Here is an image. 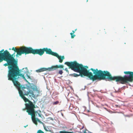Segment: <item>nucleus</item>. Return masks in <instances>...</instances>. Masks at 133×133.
Returning a JSON list of instances; mask_svg holds the SVG:
<instances>
[{"instance_id":"nucleus-1","label":"nucleus","mask_w":133,"mask_h":133,"mask_svg":"<svg viewBox=\"0 0 133 133\" xmlns=\"http://www.w3.org/2000/svg\"><path fill=\"white\" fill-rule=\"evenodd\" d=\"M64 64L76 72L81 74V77L85 76L88 77L93 81L98 79L99 80H105L106 81L115 80L122 84H125L133 81V72L124 71V73L127 75L121 76L112 77L110 72L107 71H102L97 69L92 68L88 70V67L87 66H83L81 64H79L76 61L66 62Z\"/></svg>"},{"instance_id":"nucleus-2","label":"nucleus","mask_w":133,"mask_h":133,"mask_svg":"<svg viewBox=\"0 0 133 133\" xmlns=\"http://www.w3.org/2000/svg\"><path fill=\"white\" fill-rule=\"evenodd\" d=\"M15 54V52L12 54L11 56L0 59V63L3 60L7 62V63L4 64L3 65L5 66L9 65L8 76V79L12 81L18 91H22V90L24 91L26 88L23 85L20 84L18 81V79L19 78L18 76H20L27 82L24 76V74L26 73V71H23L24 69H23L22 72H23L24 73L20 74L19 69L17 65V62L13 57L14 55Z\"/></svg>"},{"instance_id":"nucleus-3","label":"nucleus","mask_w":133,"mask_h":133,"mask_svg":"<svg viewBox=\"0 0 133 133\" xmlns=\"http://www.w3.org/2000/svg\"><path fill=\"white\" fill-rule=\"evenodd\" d=\"M18 92L20 96L25 102H28V103L25 104V108L23 109V110H25V109L26 110V112L28 113V115H31L33 122L36 125H37V123L35 117L36 116H37V113L38 114V116L41 117V112L40 110L35 111L34 109V108H35V105L32 102L29 100L24 96H29L31 97L35 98L38 96V94H36L34 93V92H26V93L24 94L23 93V92Z\"/></svg>"},{"instance_id":"nucleus-4","label":"nucleus","mask_w":133,"mask_h":133,"mask_svg":"<svg viewBox=\"0 0 133 133\" xmlns=\"http://www.w3.org/2000/svg\"><path fill=\"white\" fill-rule=\"evenodd\" d=\"M38 54L41 56L44 54V48L42 49H33L31 47H27L26 54Z\"/></svg>"},{"instance_id":"nucleus-5","label":"nucleus","mask_w":133,"mask_h":133,"mask_svg":"<svg viewBox=\"0 0 133 133\" xmlns=\"http://www.w3.org/2000/svg\"><path fill=\"white\" fill-rule=\"evenodd\" d=\"M12 50H14L15 52L17 53L16 56L17 55H21L22 54H26L27 47L22 46L19 49L16 48H15L13 47Z\"/></svg>"},{"instance_id":"nucleus-6","label":"nucleus","mask_w":133,"mask_h":133,"mask_svg":"<svg viewBox=\"0 0 133 133\" xmlns=\"http://www.w3.org/2000/svg\"><path fill=\"white\" fill-rule=\"evenodd\" d=\"M4 49H3L0 51V59L12 55L8 50H6L4 51Z\"/></svg>"},{"instance_id":"nucleus-7","label":"nucleus","mask_w":133,"mask_h":133,"mask_svg":"<svg viewBox=\"0 0 133 133\" xmlns=\"http://www.w3.org/2000/svg\"><path fill=\"white\" fill-rule=\"evenodd\" d=\"M44 52H45L46 54L51 55L54 56L56 52H54L52 51L50 49L48 48H44Z\"/></svg>"},{"instance_id":"nucleus-8","label":"nucleus","mask_w":133,"mask_h":133,"mask_svg":"<svg viewBox=\"0 0 133 133\" xmlns=\"http://www.w3.org/2000/svg\"><path fill=\"white\" fill-rule=\"evenodd\" d=\"M28 88L29 89V91H38L37 86L34 84L30 86H28Z\"/></svg>"},{"instance_id":"nucleus-9","label":"nucleus","mask_w":133,"mask_h":133,"mask_svg":"<svg viewBox=\"0 0 133 133\" xmlns=\"http://www.w3.org/2000/svg\"><path fill=\"white\" fill-rule=\"evenodd\" d=\"M54 56H56L58 59H59V62L61 63H62L63 62V60L65 58L64 57V56H59L56 53Z\"/></svg>"},{"instance_id":"nucleus-10","label":"nucleus","mask_w":133,"mask_h":133,"mask_svg":"<svg viewBox=\"0 0 133 133\" xmlns=\"http://www.w3.org/2000/svg\"><path fill=\"white\" fill-rule=\"evenodd\" d=\"M63 67L64 66L63 65H56L55 66H52L49 69H51V70H52V71L56 70L58 68H63Z\"/></svg>"},{"instance_id":"nucleus-11","label":"nucleus","mask_w":133,"mask_h":133,"mask_svg":"<svg viewBox=\"0 0 133 133\" xmlns=\"http://www.w3.org/2000/svg\"><path fill=\"white\" fill-rule=\"evenodd\" d=\"M50 68H42L40 69L36 70V71L37 72H39L46 70H48L49 71H52V70H51V69H49Z\"/></svg>"},{"instance_id":"nucleus-12","label":"nucleus","mask_w":133,"mask_h":133,"mask_svg":"<svg viewBox=\"0 0 133 133\" xmlns=\"http://www.w3.org/2000/svg\"><path fill=\"white\" fill-rule=\"evenodd\" d=\"M72 31V32L70 33V34L71 35V38H74V37L75 36V35L74 34V33L75 32V31L73 30Z\"/></svg>"},{"instance_id":"nucleus-13","label":"nucleus","mask_w":133,"mask_h":133,"mask_svg":"<svg viewBox=\"0 0 133 133\" xmlns=\"http://www.w3.org/2000/svg\"><path fill=\"white\" fill-rule=\"evenodd\" d=\"M72 76L74 77H77L79 76H81V74L79 73V74L78 75L77 74L74 73L72 74Z\"/></svg>"},{"instance_id":"nucleus-14","label":"nucleus","mask_w":133,"mask_h":133,"mask_svg":"<svg viewBox=\"0 0 133 133\" xmlns=\"http://www.w3.org/2000/svg\"><path fill=\"white\" fill-rule=\"evenodd\" d=\"M37 133H44L41 130H38Z\"/></svg>"},{"instance_id":"nucleus-15","label":"nucleus","mask_w":133,"mask_h":133,"mask_svg":"<svg viewBox=\"0 0 133 133\" xmlns=\"http://www.w3.org/2000/svg\"><path fill=\"white\" fill-rule=\"evenodd\" d=\"M59 102L58 101H56V102H54L53 103V104L54 105H56L58 104L59 103Z\"/></svg>"},{"instance_id":"nucleus-16","label":"nucleus","mask_w":133,"mask_h":133,"mask_svg":"<svg viewBox=\"0 0 133 133\" xmlns=\"http://www.w3.org/2000/svg\"><path fill=\"white\" fill-rule=\"evenodd\" d=\"M36 119L37 120V121H38L39 123H42V122H41L38 118H36Z\"/></svg>"},{"instance_id":"nucleus-17","label":"nucleus","mask_w":133,"mask_h":133,"mask_svg":"<svg viewBox=\"0 0 133 133\" xmlns=\"http://www.w3.org/2000/svg\"><path fill=\"white\" fill-rule=\"evenodd\" d=\"M63 72V71L62 70H60L58 72V74L60 75H62Z\"/></svg>"},{"instance_id":"nucleus-18","label":"nucleus","mask_w":133,"mask_h":133,"mask_svg":"<svg viewBox=\"0 0 133 133\" xmlns=\"http://www.w3.org/2000/svg\"><path fill=\"white\" fill-rule=\"evenodd\" d=\"M60 133H71V132L61 131L60 132Z\"/></svg>"},{"instance_id":"nucleus-19","label":"nucleus","mask_w":133,"mask_h":133,"mask_svg":"<svg viewBox=\"0 0 133 133\" xmlns=\"http://www.w3.org/2000/svg\"><path fill=\"white\" fill-rule=\"evenodd\" d=\"M56 92H54L53 93V94H52V97H54L55 95L56 94Z\"/></svg>"},{"instance_id":"nucleus-20","label":"nucleus","mask_w":133,"mask_h":133,"mask_svg":"<svg viewBox=\"0 0 133 133\" xmlns=\"http://www.w3.org/2000/svg\"><path fill=\"white\" fill-rule=\"evenodd\" d=\"M65 71H67V72H69V71H68V70L67 68H65Z\"/></svg>"},{"instance_id":"nucleus-21","label":"nucleus","mask_w":133,"mask_h":133,"mask_svg":"<svg viewBox=\"0 0 133 133\" xmlns=\"http://www.w3.org/2000/svg\"><path fill=\"white\" fill-rule=\"evenodd\" d=\"M26 75H27V77H28L29 79H31L30 78V76H29L28 75H27V74Z\"/></svg>"},{"instance_id":"nucleus-22","label":"nucleus","mask_w":133,"mask_h":133,"mask_svg":"<svg viewBox=\"0 0 133 133\" xmlns=\"http://www.w3.org/2000/svg\"><path fill=\"white\" fill-rule=\"evenodd\" d=\"M77 30V29H76L75 30V31H76Z\"/></svg>"},{"instance_id":"nucleus-23","label":"nucleus","mask_w":133,"mask_h":133,"mask_svg":"<svg viewBox=\"0 0 133 133\" xmlns=\"http://www.w3.org/2000/svg\"><path fill=\"white\" fill-rule=\"evenodd\" d=\"M116 107H117V105H116Z\"/></svg>"},{"instance_id":"nucleus-24","label":"nucleus","mask_w":133,"mask_h":133,"mask_svg":"<svg viewBox=\"0 0 133 133\" xmlns=\"http://www.w3.org/2000/svg\"><path fill=\"white\" fill-rule=\"evenodd\" d=\"M71 133H73V132H71Z\"/></svg>"},{"instance_id":"nucleus-25","label":"nucleus","mask_w":133,"mask_h":133,"mask_svg":"<svg viewBox=\"0 0 133 133\" xmlns=\"http://www.w3.org/2000/svg\"><path fill=\"white\" fill-rule=\"evenodd\" d=\"M90 133H92V132H90Z\"/></svg>"},{"instance_id":"nucleus-26","label":"nucleus","mask_w":133,"mask_h":133,"mask_svg":"<svg viewBox=\"0 0 133 133\" xmlns=\"http://www.w3.org/2000/svg\"><path fill=\"white\" fill-rule=\"evenodd\" d=\"M85 133H86V132H85Z\"/></svg>"}]
</instances>
